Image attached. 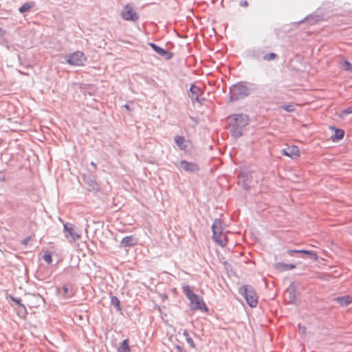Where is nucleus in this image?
<instances>
[{
	"instance_id": "obj_1",
	"label": "nucleus",
	"mask_w": 352,
	"mask_h": 352,
	"mask_svg": "<svg viewBox=\"0 0 352 352\" xmlns=\"http://www.w3.org/2000/svg\"><path fill=\"white\" fill-rule=\"evenodd\" d=\"M182 289L186 296L190 300V305L192 310H199L204 312L208 311L203 298L192 292L188 285L184 286Z\"/></svg>"
},
{
	"instance_id": "obj_2",
	"label": "nucleus",
	"mask_w": 352,
	"mask_h": 352,
	"mask_svg": "<svg viewBox=\"0 0 352 352\" xmlns=\"http://www.w3.org/2000/svg\"><path fill=\"white\" fill-rule=\"evenodd\" d=\"M212 238L214 241L221 247L227 245L228 239L226 235L223 232V222L220 219H215L212 226Z\"/></svg>"
},
{
	"instance_id": "obj_3",
	"label": "nucleus",
	"mask_w": 352,
	"mask_h": 352,
	"mask_svg": "<svg viewBox=\"0 0 352 352\" xmlns=\"http://www.w3.org/2000/svg\"><path fill=\"white\" fill-rule=\"evenodd\" d=\"M239 292L245 297L247 303L251 307H255L258 303V296L254 289L248 285L242 287Z\"/></svg>"
},
{
	"instance_id": "obj_4",
	"label": "nucleus",
	"mask_w": 352,
	"mask_h": 352,
	"mask_svg": "<svg viewBox=\"0 0 352 352\" xmlns=\"http://www.w3.org/2000/svg\"><path fill=\"white\" fill-rule=\"evenodd\" d=\"M67 63L74 66H82L87 61V57L83 52L80 51L70 54L66 60Z\"/></svg>"
},
{
	"instance_id": "obj_5",
	"label": "nucleus",
	"mask_w": 352,
	"mask_h": 352,
	"mask_svg": "<svg viewBox=\"0 0 352 352\" xmlns=\"http://www.w3.org/2000/svg\"><path fill=\"white\" fill-rule=\"evenodd\" d=\"M230 101L232 102L241 97L248 96V89L245 86L241 84L234 85L230 89Z\"/></svg>"
},
{
	"instance_id": "obj_6",
	"label": "nucleus",
	"mask_w": 352,
	"mask_h": 352,
	"mask_svg": "<svg viewBox=\"0 0 352 352\" xmlns=\"http://www.w3.org/2000/svg\"><path fill=\"white\" fill-rule=\"evenodd\" d=\"M174 142L179 149L185 152L190 151L193 147L191 141L186 139L184 136L175 135Z\"/></svg>"
},
{
	"instance_id": "obj_7",
	"label": "nucleus",
	"mask_w": 352,
	"mask_h": 352,
	"mask_svg": "<svg viewBox=\"0 0 352 352\" xmlns=\"http://www.w3.org/2000/svg\"><path fill=\"white\" fill-rule=\"evenodd\" d=\"M121 14L122 18L127 21H135L138 19V14L130 5L124 6Z\"/></svg>"
},
{
	"instance_id": "obj_8",
	"label": "nucleus",
	"mask_w": 352,
	"mask_h": 352,
	"mask_svg": "<svg viewBox=\"0 0 352 352\" xmlns=\"http://www.w3.org/2000/svg\"><path fill=\"white\" fill-rule=\"evenodd\" d=\"M282 153L292 159H297L300 156V149L296 145L287 146L282 150Z\"/></svg>"
},
{
	"instance_id": "obj_9",
	"label": "nucleus",
	"mask_w": 352,
	"mask_h": 352,
	"mask_svg": "<svg viewBox=\"0 0 352 352\" xmlns=\"http://www.w3.org/2000/svg\"><path fill=\"white\" fill-rule=\"evenodd\" d=\"M177 167L181 170L184 171H196L199 169V166L197 164L193 162H189L186 160H182L179 162L177 165Z\"/></svg>"
},
{
	"instance_id": "obj_10",
	"label": "nucleus",
	"mask_w": 352,
	"mask_h": 352,
	"mask_svg": "<svg viewBox=\"0 0 352 352\" xmlns=\"http://www.w3.org/2000/svg\"><path fill=\"white\" fill-rule=\"evenodd\" d=\"M155 53L163 60H170L173 54L168 50L155 45Z\"/></svg>"
},
{
	"instance_id": "obj_11",
	"label": "nucleus",
	"mask_w": 352,
	"mask_h": 352,
	"mask_svg": "<svg viewBox=\"0 0 352 352\" xmlns=\"http://www.w3.org/2000/svg\"><path fill=\"white\" fill-rule=\"evenodd\" d=\"M138 238L135 235L126 236L121 240V245L122 247H131L137 244Z\"/></svg>"
},
{
	"instance_id": "obj_12",
	"label": "nucleus",
	"mask_w": 352,
	"mask_h": 352,
	"mask_svg": "<svg viewBox=\"0 0 352 352\" xmlns=\"http://www.w3.org/2000/svg\"><path fill=\"white\" fill-rule=\"evenodd\" d=\"M64 230L65 232V237H70L72 241H74L80 238L72 227H69L67 224L64 225Z\"/></svg>"
},
{
	"instance_id": "obj_13",
	"label": "nucleus",
	"mask_w": 352,
	"mask_h": 352,
	"mask_svg": "<svg viewBox=\"0 0 352 352\" xmlns=\"http://www.w3.org/2000/svg\"><path fill=\"white\" fill-rule=\"evenodd\" d=\"M274 267L278 272H282L293 270L296 267V265L294 264H287L285 263H276L274 265Z\"/></svg>"
},
{
	"instance_id": "obj_14",
	"label": "nucleus",
	"mask_w": 352,
	"mask_h": 352,
	"mask_svg": "<svg viewBox=\"0 0 352 352\" xmlns=\"http://www.w3.org/2000/svg\"><path fill=\"white\" fill-rule=\"evenodd\" d=\"M336 301L340 305L346 307L352 302V298L349 296H344L337 298Z\"/></svg>"
},
{
	"instance_id": "obj_15",
	"label": "nucleus",
	"mask_w": 352,
	"mask_h": 352,
	"mask_svg": "<svg viewBox=\"0 0 352 352\" xmlns=\"http://www.w3.org/2000/svg\"><path fill=\"white\" fill-rule=\"evenodd\" d=\"M63 298L72 297L74 295V292L72 288H69L67 285H64L62 288V293H60Z\"/></svg>"
},
{
	"instance_id": "obj_16",
	"label": "nucleus",
	"mask_w": 352,
	"mask_h": 352,
	"mask_svg": "<svg viewBox=\"0 0 352 352\" xmlns=\"http://www.w3.org/2000/svg\"><path fill=\"white\" fill-rule=\"evenodd\" d=\"M298 253L304 254L308 255L310 258H311L314 261H317L318 260V255L314 251H309V250H299V251H298Z\"/></svg>"
},
{
	"instance_id": "obj_17",
	"label": "nucleus",
	"mask_w": 352,
	"mask_h": 352,
	"mask_svg": "<svg viewBox=\"0 0 352 352\" xmlns=\"http://www.w3.org/2000/svg\"><path fill=\"white\" fill-rule=\"evenodd\" d=\"M128 340H124L118 348V352H130Z\"/></svg>"
},
{
	"instance_id": "obj_18",
	"label": "nucleus",
	"mask_w": 352,
	"mask_h": 352,
	"mask_svg": "<svg viewBox=\"0 0 352 352\" xmlns=\"http://www.w3.org/2000/svg\"><path fill=\"white\" fill-rule=\"evenodd\" d=\"M34 6L33 2L31 3H24L20 8L19 12L21 13H23L28 12L31 10V8Z\"/></svg>"
},
{
	"instance_id": "obj_19",
	"label": "nucleus",
	"mask_w": 352,
	"mask_h": 352,
	"mask_svg": "<svg viewBox=\"0 0 352 352\" xmlns=\"http://www.w3.org/2000/svg\"><path fill=\"white\" fill-rule=\"evenodd\" d=\"M351 113H352V106L346 108V109L342 110V111H340V113H339V117L340 118H344L347 115L351 114Z\"/></svg>"
},
{
	"instance_id": "obj_20",
	"label": "nucleus",
	"mask_w": 352,
	"mask_h": 352,
	"mask_svg": "<svg viewBox=\"0 0 352 352\" xmlns=\"http://www.w3.org/2000/svg\"><path fill=\"white\" fill-rule=\"evenodd\" d=\"M235 120L236 122H243V124L245 125L248 123V118L247 116H243V115H236L235 118Z\"/></svg>"
},
{
	"instance_id": "obj_21",
	"label": "nucleus",
	"mask_w": 352,
	"mask_h": 352,
	"mask_svg": "<svg viewBox=\"0 0 352 352\" xmlns=\"http://www.w3.org/2000/svg\"><path fill=\"white\" fill-rule=\"evenodd\" d=\"M342 67L345 71H347L352 74V64L350 62L344 60L343 62Z\"/></svg>"
},
{
	"instance_id": "obj_22",
	"label": "nucleus",
	"mask_w": 352,
	"mask_h": 352,
	"mask_svg": "<svg viewBox=\"0 0 352 352\" xmlns=\"http://www.w3.org/2000/svg\"><path fill=\"white\" fill-rule=\"evenodd\" d=\"M111 303L118 310H120V300L116 296L111 297Z\"/></svg>"
},
{
	"instance_id": "obj_23",
	"label": "nucleus",
	"mask_w": 352,
	"mask_h": 352,
	"mask_svg": "<svg viewBox=\"0 0 352 352\" xmlns=\"http://www.w3.org/2000/svg\"><path fill=\"white\" fill-rule=\"evenodd\" d=\"M344 132L342 129H336L335 131V138L336 140H341L344 137Z\"/></svg>"
},
{
	"instance_id": "obj_24",
	"label": "nucleus",
	"mask_w": 352,
	"mask_h": 352,
	"mask_svg": "<svg viewBox=\"0 0 352 352\" xmlns=\"http://www.w3.org/2000/svg\"><path fill=\"white\" fill-rule=\"evenodd\" d=\"M276 57V54L275 53H270L263 56V59L265 60H274Z\"/></svg>"
},
{
	"instance_id": "obj_25",
	"label": "nucleus",
	"mask_w": 352,
	"mask_h": 352,
	"mask_svg": "<svg viewBox=\"0 0 352 352\" xmlns=\"http://www.w3.org/2000/svg\"><path fill=\"white\" fill-rule=\"evenodd\" d=\"M43 259L48 263L51 264L52 262V258L51 254L49 252H46L43 255Z\"/></svg>"
},
{
	"instance_id": "obj_26",
	"label": "nucleus",
	"mask_w": 352,
	"mask_h": 352,
	"mask_svg": "<svg viewBox=\"0 0 352 352\" xmlns=\"http://www.w3.org/2000/svg\"><path fill=\"white\" fill-rule=\"evenodd\" d=\"M283 109L287 112H292L294 111V106L292 104H287L283 107Z\"/></svg>"
},
{
	"instance_id": "obj_27",
	"label": "nucleus",
	"mask_w": 352,
	"mask_h": 352,
	"mask_svg": "<svg viewBox=\"0 0 352 352\" xmlns=\"http://www.w3.org/2000/svg\"><path fill=\"white\" fill-rule=\"evenodd\" d=\"M190 91L192 93V94H195L196 95V98L198 97V95H197V93L199 91V88L195 85H192L190 87Z\"/></svg>"
},
{
	"instance_id": "obj_28",
	"label": "nucleus",
	"mask_w": 352,
	"mask_h": 352,
	"mask_svg": "<svg viewBox=\"0 0 352 352\" xmlns=\"http://www.w3.org/2000/svg\"><path fill=\"white\" fill-rule=\"evenodd\" d=\"M187 342L190 344V346L192 348L195 347V344H194V342L192 340V339L189 336L188 338H186Z\"/></svg>"
},
{
	"instance_id": "obj_29",
	"label": "nucleus",
	"mask_w": 352,
	"mask_h": 352,
	"mask_svg": "<svg viewBox=\"0 0 352 352\" xmlns=\"http://www.w3.org/2000/svg\"><path fill=\"white\" fill-rule=\"evenodd\" d=\"M298 251L299 250H289L287 252L289 255L292 256L294 253H298Z\"/></svg>"
},
{
	"instance_id": "obj_30",
	"label": "nucleus",
	"mask_w": 352,
	"mask_h": 352,
	"mask_svg": "<svg viewBox=\"0 0 352 352\" xmlns=\"http://www.w3.org/2000/svg\"><path fill=\"white\" fill-rule=\"evenodd\" d=\"M240 6H242V7H248V3L247 1H241L240 2Z\"/></svg>"
},
{
	"instance_id": "obj_31",
	"label": "nucleus",
	"mask_w": 352,
	"mask_h": 352,
	"mask_svg": "<svg viewBox=\"0 0 352 352\" xmlns=\"http://www.w3.org/2000/svg\"><path fill=\"white\" fill-rule=\"evenodd\" d=\"M30 241V238H26L23 240L22 243L25 245H28V242Z\"/></svg>"
},
{
	"instance_id": "obj_32",
	"label": "nucleus",
	"mask_w": 352,
	"mask_h": 352,
	"mask_svg": "<svg viewBox=\"0 0 352 352\" xmlns=\"http://www.w3.org/2000/svg\"><path fill=\"white\" fill-rule=\"evenodd\" d=\"M12 300H13L16 303H17V304H19V305H21V306H23V307H24L23 305H21V304L20 303V300H18V299H14V298H12Z\"/></svg>"
},
{
	"instance_id": "obj_33",
	"label": "nucleus",
	"mask_w": 352,
	"mask_h": 352,
	"mask_svg": "<svg viewBox=\"0 0 352 352\" xmlns=\"http://www.w3.org/2000/svg\"><path fill=\"white\" fill-rule=\"evenodd\" d=\"M184 335L185 336L186 338L189 337V334L186 330H184Z\"/></svg>"
},
{
	"instance_id": "obj_34",
	"label": "nucleus",
	"mask_w": 352,
	"mask_h": 352,
	"mask_svg": "<svg viewBox=\"0 0 352 352\" xmlns=\"http://www.w3.org/2000/svg\"><path fill=\"white\" fill-rule=\"evenodd\" d=\"M124 107H125L127 110H129V111H130V110H131V109H130V105H129V104H126L124 105Z\"/></svg>"
},
{
	"instance_id": "obj_35",
	"label": "nucleus",
	"mask_w": 352,
	"mask_h": 352,
	"mask_svg": "<svg viewBox=\"0 0 352 352\" xmlns=\"http://www.w3.org/2000/svg\"><path fill=\"white\" fill-rule=\"evenodd\" d=\"M91 165L92 166H94L95 168H96V167H97V166H96V164L94 162H91Z\"/></svg>"
},
{
	"instance_id": "obj_36",
	"label": "nucleus",
	"mask_w": 352,
	"mask_h": 352,
	"mask_svg": "<svg viewBox=\"0 0 352 352\" xmlns=\"http://www.w3.org/2000/svg\"><path fill=\"white\" fill-rule=\"evenodd\" d=\"M3 34V30L1 28H0V34Z\"/></svg>"
},
{
	"instance_id": "obj_37",
	"label": "nucleus",
	"mask_w": 352,
	"mask_h": 352,
	"mask_svg": "<svg viewBox=\"0 0 352 352\" xmlns=\"http://www.w3.org/2000/svg\"><path fill=\"white\" fill-rule=\"evenodd\" d=\"M150 45L153 48H154V43H151Z\"/></svg>"
}]
</instances>
